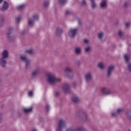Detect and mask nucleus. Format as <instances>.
I'll use <instances>...</instances> for the list:
<instances>
[{
    "label": "nucleus",
    "mask_w": 131,
    "mask_h": 131,
    "mask_svg": "<svg viewBox=\"0 0 131 131\" xmlns=\"http://www.w3.org/2000/svg\"><path fill=\"white\" fill-rule=\"evenodd\" d=\"M46 76L48 83L51 85H55L57 82L61 81V79L56 78L55 74L52 73H47Z\"/></svg>",
    "instance_id": "obj_1"
},
{
    "label": "nucleus",
    "mask_w": 131,
    "mask_h": 131,
    "mask_svg": "<svg viewBox=\"0 0 131 131\" xmlns=\"http://www.w3.org/2000/svg\"><path fill=\"white\" fill-rule=\"evenodd\" d=\"M1 55L0 65L3 68H6L7 67V58H9V52L8 50H4L1 53Z\"/></svg>",
    "instance_id": "obj_2"
},
{
    "label": "nucleus",
    "mask_w": 131,
    "mask_h": 131,
    "mask_svg": "<svg viewBox=\"0 0 131 131\" xmlns=\"http://www.w3.org/2000/svg\"><path fill=\"white\" fill-rule=\"evenodd\" d=\"M63 71L66 75L69 77V78H72V77L74 76V72H73V69H72V68H71L70 66H67L64 69Z\"/></svg>",
    "instance_id": "obj_3"
},
{
    "label": "nucleus",
    "mask_w": 131,
    "mask_h": 131,
    "mask_svg": "<svg viewBox=\"0 0 131 131\" xmlns=\"http://www.w3.org/2000/svg\"><path fill=\"white\" fill-rule=\"evenodd\" d=\"M13 32V29L10 28L8 29L7 33L6 38L10 42H14L15 41V36L12 34Z\"/></svg>",
    "instance_id": "obj_4"
},
{
    "label": "nucleus",
    "mask_w": 131,
    "mask_h": 131,
    "mask_svg": "<svg viewBox=\"0 0 131 131\" xmlns=\"http://www.w3.org/2000/svg\"><path fill=\"white\" fill-rule=\"evenodd\" d=\"M66 125V121L64 119H60L58 121L57 127L56 128V131H62L63 128L65 127Z\"/></svg>",
    "instance_id": "obj_5"
},
{
    "label": "nucleus",
    "mask_w": 131,
    "mask_h": 131,
    "mask_svg": "<svg viewBox=\"0 0 131 131\" xmlns=\"http://www.w3.org/2000/svg\"><path fill=\"white\" fill-rule=\"evenodd\" d=\"M39 17L38 15L35 14L33 16V18H29L28 24L30 26H33L34 25V20H38Z\"/></svg>",
    "instance_id": "obj_6"
},
{
    "label": "nucleus",
    "mask_w": 131,
    "mask_h": 131,
    "mask_svg": "<svg viewBox=\"0 0 131 131\" xmlns=\"http://www.w3.org/2000/svg\"><path fill=\"white\" fill-rule=\"evenodd\" d=\"M77 30H78V29L77 28L71 29L70 31L68 32L69 36L71 38H74V37H75V35L77 34Z\"/></svg>",
    "instance_id": "obj_7"
},
{
    "label": "nucleus",
    "mask_w": 131,
    "mask_h": 131,
    "mask_svg": "<svg viewBox=\"0 0 131 131\" xmlns=\"http://www.w3.org/2000/svg\"><path fill=\"white\" fill-rule=\"evenodd\" d=\"M85 80L87 82H90L93 80V72H89L84 76Z\"/></svg>",
    "instance_id": "obj_8"
},
{
    "label": "nucleus",
    "mask_w": 131,
    "mask_h": 131,
    "mask_svg": "<svg viewBox=\"0 0 131 131\" xmlns=\"http://www.w3.org/2000/svg\"><path fill=\"white\" fill-rule=\"evenodd\" d=\"M124 59L126 63L127 64V70L129 72H131V62H129V56L127 54L124 55Z\"/></svg>",
    "instance_id": "obj_9"
},
{
    "label": "nucleus",
    "mask_w": 131,
    "mask_h": 131,
    "mask_svg": "<svg viewBox=\"0 0 131 131\" xmlns=\"http://www.w3.org/2000/svg\"><path fill=\"white\" fill-rule=\"evenodd\" d=\"M40 67H38L36 68L34 71H33L32 73V77L35 78V77H36V76H37L39 74H40Z\"/></svg>",
    "instance_id": "obj_10"
},
{
    "label": "nucleus",
    "mask_w": 131,
    "mask_h": 131,
    "mask_svg": "<svg viewBox=\"0 0 131 131\" xmlns=\"http://www.w3.org/2000/svg\"><path fill=\"white\" fill-rule=\"evenodd\" d=\"M113 71H114V66H110L107 69V77H110L112 75Z\"/></svg>",
    "instance_id": "obj_11"
},
{
    "label": "nucleus",
    "mask_w": 131,
    "mask_h": 131,
    "mask_svg": "<svg viewBox=\"0 0 131 131\" xmlns=\"http://www.w3.org/2000/svg\"><path fill=\"white\" fill-rule=\"evenodd\" d=\"M1 8L2 12H5V11H7V10L9 9V3H8L7 1H4L3 5Z\"/></svg>",
    "instance_id": "obj_12"
},
{
    "label": "nucleus",
    "mask_w": 131,
    "mask_h": 131,
    "mask_svg": "<svg viewBox=\"0 0 131 131\" xmlns=\"http://www.w3.org/2000/svg\"><path fill=\"white\" fill-rule=\"evenodd\" d=\"M62 90L65 93H70V85L68 83L63 85Z\"/></svg>",
    "instance_id": "obj_13"
},
{
    "label": "nucleus",
    "mask_w": 131,
    "mask_h": 131,
    "mask_svg": "<svg viewBox=\"0 0 131 131\" xmlns=\"http://www.w3.org/2000/svg\"><path fill=\"white\" fill-rule=\"evenodd\" d=\"M101 93H102V95L107 96V95H110V94H111V90L108 88H104L101 90Z\"/></svg>",
    "instance_id": "obj_14"
},
{
    "label": "nucleus",
    "mask_w": 131,
    "mask_h": 131,
    "mask_svg": "<svg viewBox=\"0 0 131 131\" xmlns=\"http://www.w3.org/2000/svg\"><path fill=\"white\" fill-rule=\"evenodd\" d=\"M63 34V30L60 27H57L55 31L56 36H60Z\"/></svg>",
    "instance_id": "obj_15"
},
{
    "label": "nucleus",
    "mask_w": 131,
    "mask_h": 131,
    "mask_svg": "<svg viewBox=\"0 0 131 131\" xmlns=\"http://www.w3.org/2000/svg\"><path fill=\"white\" fill-rule=\"evenodd\" d=\"M100 7L102 9H106L107 8V0H103L100 3Z\"/></svg>",
    "instance_id": "obj_16"
},
{
    "label": "nucleus",
    "mask_w": 131,
    "mask_h": 131,
    "mask_svg": "<svg viewBox=\"0 0 131 131\" xmlns=\"http://www.w3.org/2000/svg\"><path fill=\"white\" fill-rule=\"evenodd\" d=\"M72 101L75 104H77L79 102V98L76 95H74L72 98Z\"/></svg>",
    "instance_id": "obj_17"
},
{
    "label": "nucleus",
    "mask_w": 131,
    "mask_h": 131,
    "mask_svg": "<svg viewBox=\"0 0 131 131\" xmlns=\"http://www.w3.org/2000/svg\"><path fill=\"white\" fill-rule=\"evenodd\" d=\"M5 25V18L4 16L0 15V27H3Z\"/></svg>",
    "instance_id": "obj_18"
},
{
    "label": "nucleus",
    "mask_w": 131,
    "mask_h": 131,
    "mask_svg": "<svg viewBox=\"0 0 131 131\" xmlns=\"http://www.w3.org/2000/svg\"><path fill=\"white\" fill-rule=\"evenodd\" d=\"M25 53L29 55H34L35 54V52H34L33 49L26 50L25 51Z\"/></svg>",
    "instance_id": "obj_19"
},
{
    "label": "nucleus",
    "mask_w": 131,
    "mask_h": 131,
    "mask_svg": "<svg viewBox=\"0 0 131 131\" xmlns=\"http://www.w3.org/2000/svg\"><path fill=\"white\" fill-rule=\"evenodd\" d=\"M20 59L21 60V61H23V62H27L29 60L28 58H27V56H26L25 55H21L20 56Z\"/></svg>",
    "instance_id": "obj_20"
},
{
    "label": "nucleus",
    "mask_w": 131,
    "mask_h": 131,
    "mask_svg": "<svg viewBox=\"0 0 131 131\" xmlns=\"http://www.w3.org/2000/svg\"><path fill=\"white\" fill-rule=\"evenodd\" d=\"M75 53L76 55H80L81 54V48L76 47L75 49Z\"/></svg>",
    "instance_id": "obj_21"
},
{
    "label": "nucleus",
    "mask_w": 131,
    "mask_h": 131,
    "mask_svg": "<svg viewBox=\"0 0 131 131\" xmlns=\"http://www.w3.org/2000/svg\"><path fill=\"white\" fill-rule=\"evenodd\" d=\"M25 63L26 69H28L30 68V63H31V61L30 60V59H29L28 60L26 61Z\"/></svg>",
    "instance_id": "obj_22"
},
{
    "label": "nucleus",
    "mask_w": 131,
    "mask_h": 131,
    "mask_svg": "<svg viewBox=\"0 0 131 131\" xmlns=\"http://www.w3.org/2000/svg\"><path fill=\"white\" fill-rule=\"evenodd\" d=\"M98 67L100 68V69L103 70L105 68V64L103 62H99L98 64Z\"/></svg>",
    "instance_id": "obj_23"
},
{
    "label": "nucleus",
    "mask_w": 131,
    "mask_h": 131,
    "mask_svg": "<svg viewBox=\"0 0 131 131\" xmlns=\"http://www.w3.org/2000/svg\"><path fill=\"white\" fill-rule=\"evenodd\" d=\"M25 8V5L23 4L21 5H18L17 6L16 9L18 11H21V10H23Z\"/></svg>",
    "instance_id": "obj_24"
},
{
    "label": "nucleus",
    "mask_w": 131,
    "mask_h": 131,
    "mask_svg": "<svg viewBox=\"0 0 131 131\" xmlns=\"http://www.w3.org/2000/svg\"><path fill=\"white\" fill-rule=\"evenodd\" d=\"M91 1V7L93 9H96L97 7V4H96V3L95 2V0H90Z\"/></svg>",
    "instance_id": "obj_25"
},
{
    "label": "nucleus",
    "mask_w": 131,
    "mask_h": 131,
    "mask_svg": "<svg viewBox=\"0 0 131 131\" xmlns=\"http://www.w3.org/2000/svg\"><path fill=\"white\" fill-rule=\"evenodd\" d=\"M126 116L128 118V119H131V110H129L127 111Z\"/></svg>",
    "instance_id": "obj_26"
},
{
    "label": "nucleus",
    "mask_w": 131,
    "mask_h": 131,
    "mask_svg": "<svg viewBox=\"0 0 131 131\" xmlns=\"http://www.w3.org/2000/svg\"><path fill=\"white\" fill-rule=\"evenodd\" d=\"M24 111L25 113H29L30 112H32V107H30L29 108H24Z\"/></svg>",
    "instance_id": "obj_27"
},
{
    "label": "nucleus",
    "mask_w": 131,
    "mask_h": 131,
    "mask_svg": "<svg viewBox=\"0 0 131 131\" xmlns=\"http://www.w3.org/2000/svg\"><path fill=\"white\" fill-rule=\"evenodd\" d=\"M82 119L83 121H86V120L88 119V115L86 114H85V113H83Z\"/></svg>",
    "instance_id": "obj_28"
},
{
    "label": "nucleus",
    "mask_w": 131,
    "mask_h": 131,
    "mask_svg": "<svg viewBox=\"0 0 131 131\" xmlns=\"http://www.w3.org/2000/svg\"><path fill=\"white\" fill-rule=\"evenodd\" d=\"M92 51V47L89 46L85 48V53H90Z\"/></svg>",
    "instance_id": "obj_29"
},
{
    "label": "nucleus",
    "mask_w": 131,
    "mask_h": 131,
    "mask_svg": "<svg viewBox=\"0 0 131 131\" xmlns=\"http://www.w3.org/2000/svg\"><path fill=\"white\" fill-rule=\"evenodd\" d=\"M49 6H50V2L49 1H46L44 2L43 7H45V8H48Z\"/></svg>",
    "instance_id": "obj_30"
},
{
    "label": "nucleus",
    "mask_w": 131,
    "mask_h": 131,
    "mask_svg": "<svg viewBox=\"0 0 131 131\" xmlns=\"http://www.w3.org/2000/svg\"><path fill=\"white\" fill-rule=\"evenodd\" d=\"M118 34L119 36H120V37H122V36H123V34H124V33L122 31L119 30L118 31Z\"/></svg>",
    "instance_id": "obj_31"
},
{
    "label": "nucleus",
    "mask_w": 131,
    "mask_h": 131,
    "mask_svg": "<svg viewBox=\"0 0 131 131\" xmlns=\"http://www.w3.org/2000/svg\"><path fill=\"white\" fill-rule=\"evenodd\" d=\"M67 2V0H59V3L60 5H65Z\"/></svg>",
    "instance_id": "obj_32"
},
{
    "label": "nucleus",
    "mask_w": 131,
    "mask_h": 131,
    "mask_svg": "<svg viewBox=\"0 0 131 131\" xmlns=\"http://www.w3.org/2000/svg\"><path fill=\"white\" fill-rule=\"evenodd\" d=\"M123 109L122 108H119L117 110V113L118 114V115H119V114H120V113H122V112H123Z\"/></svg>",
    "instance_id": "obj_33"
},
{
    "label": "nucleus",
    "mask_w": 131,
    "mask_h": 131,
    "mask_svg": "<svg viewBox=\"0 0 131 131\" xmlns=\"http://www.w3.org/2000/svg\"><path fill=\"white\" fill-rule=\"evenodd\" d=\"M77 129V130L78 131H88L83 127H79Z\"/></svg>",
    "instance_id": "obj_34"
},
{
    "label": "nucleus",
    "mask_w": 131,
    "mask_h": 131,
    "mask_svg": "<svg viewBox=\"0 0 131 131\" xmlns=\"http://www.w3.org/2000/svg\"><path fill=\"white\" fill-rule=\"evenodd\" d=\"M78 129V127L75 129H73V128H69L67 129L66 131H78V130H77Z\"/></svg>",
    "instance_id": "obj_35"
},
{
    "label": "nucleus",
    "mask_w": 131,
    "mask_h": 131,
    "mask_svg": "<svg viewBox=\"0 0 131 131\" xmlns=\"http://www.w3.org/2000/svg\"><path fill=\"white\" fill-rule=\"evenodd\" d=\"M103 36H104V33L103 32L100 33L98 34V38H99V39H102V38H103Z\"/></svg>",
    "instance_id": "obj_36"
},
{
    "label": "nucleus",
    "mask_w": 131,
    "mask_h": 131,
    "mask_svg": "<svg viewBox=\"0 0 131 131\" xmlns=\"http://www.w3.org/2000/svg\"><path fill=\"white\" fill-rule=\"evenodd\" d=\"M81 6H86V2L85 0H83L81 3Z\"/></svg>",
    "instance_id": "obj_37"
},
{
    "label": "nucleus",
    "mask_w": 131,
    "mask_h": 131,
    "mask_svg": "<svg viewBox=\"0 0 131 131\" xmlns=\"http://www.w3.org/2000/svg\"><path fill=\"white\" fill-rule=\"evenodd\" d=\"M128 5H129V2H125L123 5L124 8H127V7H128Z\"/></svg>",
    "instance_id": "obj_38"
},
{
    "label": "nucleus",
    "mask_w": 131,
    "mask_h": 131,
    "mask_svg": "<svg viewBox=\"0 0 131 131\" xmlns=\"http://www.w3.org/2000/svg\"><path fill=\"white\" fill-rule=\"evenodd\" d=\"M116 116H118V114H117V112L112 113V117H116Z\"/></svg>",
    "instance_id": "obj_39"
},
{
    "label": "nucleus",
    "mask_w": 131,
    "mask_h": 131,
    "mask_svg": "<svg viewBox=\"0 0 131 131\" xmlns=\"http://www.w3.org/2000/svg\"><path fill=\"white\" fill-rule=\"evenodd\" d=\"M83 42L86 43H90V40L89 39H83Z\"/></svg>",
    "instance_id": "obj_40"
},
{
    "label": "nucleus",
    "mask_w": 131,
    "mask_h": 131,
    "mask_svg": "<svg viewBox=\"0 0 131 131\" xmlns=\"http://www.w3.org/2000/svg\"><path fill=\"white\" fill-rule=\"evenodd\" d=\"M21 16H19L16 18V21L17 23H19L20 21H21Z\"/></svg>",
    "instance_id": "obj_41"
},
{
    "label": "nucleus",
    "mask_w": 131,
    "mask_h": 131,
    "mask_svg": "<svg viewBox=\"0 0 131 131\" xmlns=\"http://www.w3.org/2000/svg\"><path fill=\"white\" fill-rule=\"evenodd\" d=\"M28 96H29V97H32V96H33V91H30L29 92Z\"/></svg>",
    "instance_id": "obj_42"
},
{
    "label": "nucleus",
    "mask_w": 131,
    "mask_h": 131,
    "mask_svg": "<svg viewBox=\"0 0 131 131\" xmlns=\"http://www.w3.org/2000/svg\"><path fill=\"white\" fill-rule=\"evenodd\" d=\"M77 21L78 22L79 25H81V24H82V22H81L80 19L77 18Z\"/></svg>",
    "instance_id": "obj_43"
},
{
    "label": "nucleus",
    "mask_w": 131,
    "mask_h": 131,
    "mask_svg": "<svg viewBox=\"0 0 131 131\" xmlns=\"http://www.w3.org/2000/svg\"><path fill=\"white\" fill-rule=\"evenodd\" d=\"M3 113H0V121H2L3 120Z\"/></svg>",
    "instance_id": "obj_44"
},
{
    "label": "nucleus",
    "mask_w": 131,
    "mask_h": 131,
    "mask_svg": "<svg viewBox=\"0 0 131 131\" xmlns=\"http://www.w3.org/2000/svg\"><path fill=\"white\" fill-rule=\"evenodd\" d=\"M125 26L127 28H128V27H129V26H130V23H127L125 24Z\"/></svg>",
    "instance_id": "obj_45"
},
{
    "label": "nucleus",
    "mask_w": 131,
    "mask_h": 131,
    "mask_svg": "<svg viewBox=\"0 0 131 131\" xmlns=\"http://www.w3.org/2000/svg\"><path fill=\"white\" fill-rule=\"evenodd\" d=\"M46 110L47 111H49V110H50V105L48 104L46 105Z\"/></svg>",
    "instance_id": "obj_46"
},
{
    "label": "nucleus",
    "mask_w": 131,
    "mask_h": 131,
    "mask_svg": "<svg viewBox=\"0 0 131 131\" xmlns=\"http://www.w3.org/2000/svg\"><path fill=\"white\" fill-rule=\"evenodd\" d=\"M80 64H81L80 61H77V62H76L77 66H80Z\"/></svg>",
    "instance_id": "obj_47"
},
{
    "label": "nucleus",
    "mask_w": 131,
    "mask_h": 131,
    "mask_svg": "<svg viewBox=\"0 0 131 131\" xmlns=\"http://www.w3.org/2000/svg\"><path fill=\"white\" fill-rule=\"evenodd\" d=\"M69 14H70V12L69 11H66V15H69Z\"/></svg>",
    "instance_id": "obj_48"
},
{
    "label": "nucleus",
    "mask_w": 131,
    "mask_h": 131,
    "mask_svg": "<svg viewBox=\"0 0 131 131\" xmlns=\"http://www.w3.org/2000/svg\"><path fill=\"white\" fill-rule=\"evenodd\" d=\"M60 95V93L59 92L55 93V97H58Z\"/></svg>",
    "instance_id": "obj_49"
},
{
    "label": "nucleus",
    "mask_w": 131,
    "mask_h": 131,
    "mask_svg": "<svg viewBox=\"0 0 131 131\" xmlns=\"http://www.w3.org/2000/svg\"><path fill=\"white\" fill-rule=\"evenodd\" d=\"M73 86L74 88H76V82H74L73 83Z\"/></svg>",
    "instance_id": "obj_50"
},
{
    "label": "nucleus",
    "mask_w": 131,
    "mask_h": 131,
    "mask_svg": "<svg viewBox=\"0 0 131 131\" xmlns=\"http://www.w3.org/2000/svg\"><path fill=\"white\" fill-rule=\"evenodd\" d=\"M3 2H4V0H0V4H2V3H3Z\"/></svg>",
    "instance_id": "obj_51"
},
{
    "label": "nucleus",
    "mask_w": 131,
    "mask_h": 131,
    "mask_svg": "<svg viewBox=\"0 0 131 131\" xmlns=\"http://www.w3.org/2000/svg\"><path fill=\"white\" fill-rule=\"evenodd\" d=\"M33 131H36V129H33Z\"/></svg>",
    "instance_id": "obj_52"
},
{
    "label": "nucleus",
    "mask_w": 131,
    "mask_h": 131,
    "mask_svg": "<svg viewBox=\"0 0 131 131\" xmlns=\"http://www.w3.org/2000/svg\"><path fill=\"white\" fill-rule=\"evenodd\" d=\"M0 11H1V12H2V7L0 8Z\"/></svg>",
    "instance_id": "obj_53"
},
{
    "label": "nucleus",
    "mask_w": 131,
    "mask_h": 131,
    "mask_svg": "<svg viewBox=\"0 0 131 131\" xmlns=\"http://www.w3.org/2000/svg\"><path fill=\"white\" fill-rule=\"evenodd\" d=\"M48 131H51V130H48Z\"/></svg>",
    "instance_id": "obj_54"
}]
</instances>
